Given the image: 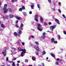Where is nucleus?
I'll use <instances>...</instances> for the list:
<instances>
[{
	"label": "nucleus",
	"instance_id": "obj_3",
	"mask_svg": "<svg viewBox=\"0 0 66 66\" xmlns=\"http://www.w3.org/2000/svg\"><path fill=\"white\" fill-rule=\"evenodd\" d=\"M26 50L25 49H22V52L21 53V56L22 57H23V56L24 55H24H23V53H26Z\"/></svg>",
	"mask_w": 66,
	"mask_h": 66
},
{
	"label": "nucleus",
	"instance_id": "obj_2",
	"mask_svg": "<svg viewBox=\"0 0 66 66\" xmlns=\"http://www.w3.org/2000/svg\"><path fill=\"white\" fill-rule=\"evenodd\" d=\"M6 47H4V51L2 53V54H3V55L4 56H6Z\"/></svg>",
	"mask_w": 66,
	"mask_h": 66
},
{
	"label": "nucleus",
	"instance_id": "obj_58",
	"mask_svg": "<svg viewBox=\"0 0 66 66\" xmlns=\"http://www.w3.org/2000/svg\"><path fill=\"white\" fill-rule=\"evenodd\" d=\"M3 30H2V29H0V31H3Z\"/></svg>",
	"mask_w": 66,
	"mask_h": 66
},
{
	"label": "nucleus",
	"instance_id": "obj_45",
	"mask_svg": "<svg viewBox=\"0 0 66 66\" xmlns=\"http://www.w3.org/2000/svg\"><path fill=\"white\" fill-rule=\"evenodd\" d=\"M22 43L23 46H24V42H22Z\"/></svg>",
	"mask_w": 66,
	"mask_h": 66
},
{
	"label": "nucleus",
	"instance_id": "obj_36",
	"mask_svg": "<svg viewBox=\"0 0 66 66\" xmlns=\"http://www.w3.org/2000/svg\"><path fill=\"white\" fill-rule=\"evenodd\" d=\"M48 1L49 3H51V0H48Z\"/></svg>",
	"mask_w": 66,
	"mask_h": 66
},
{
	"label": "nucleus",
	"instance_id": "obj_28",
	"mask_svg": "<svg viewBox=\"0 0 66 66\" xmlns=\"http://www.w3.org/2000/svg\"><path fill=\"white\" fill-rule=\"evenodd\" d=\"M5 19H8V18H9V16H8L7 15H6L5 16Z\"/></svg>",
	"mask_w": 66,
	"mask_h": 66
},
{
	"label": "nucleus",
	"instance_id": "obj_17",
	"mask_svg": "<svg viewBox=\"0 0 66 66\" xmlns=\"http://www.w3.org/2000/svg\"><path fill=\"white\" fill-rule=\"evenodd\" d=\"M1 26L2 28H4V25L3 24H1Z\"/></svg>",
	"mask_w": 66,
	"mask_h": 66
},
{
	"label": "nucleus",
	"instance_id": "obj_21",
	"mask_svg": "<svg viewBox=\"0 0 66 66\" xmlns=\"http://www.w3.org/2000/svg\"><path fill=\"white\" fill-rule=\"evenodd\" d=\"M36 58L35 57H32V59L33 61H35V60Z\"/></svg>",
	"mask_w": 66,
	"mask_h": 66
},
{
	"label": "nucleus",
	"instance_id": "obj_29",
	"mask_svg": "<svg viewBox=\"0 0 66 66\" xmlns=\"http://www.w3.org/2000/svg\"><path fill=\"white\" fill-rule=\"evenodd\" d=\"M59 62H56L55 63V65H59Z\"/></svg>",
	"mask_w": 66,
	"mask_h": 66
},
{
	"label": "nucleus",
	"instance_id": "obj_12",
	"mask_svg": "<svg viewBox=\"0 0 66 66\" xmlns=\"http://www.w3.org/2000/svg\"><path fill=\"white\" fill-rule=\"evenodd\" d=\"M55 21L58 24H60V22H59V20L58 19H55Z\"/></svg>",
	"mask_w": 66,
	"mask_h": 66
},
{
	"label": "nucleus",
	"instance_id": "obj_30",
	"mask_svg": "<svg viewBox=\"0 0 66 66\" xmlns=\"http://www.w3.org/2000/svg\"><path fill=\"white\" fill-rule=\"evenodd\" d=\"M12 66H15V63H14V62H13V63H12Z\"/></svg>",
	"mask_w": 66,
	"mask_h": 66
},
{
	"label": "nucleus",
	"instance_id": "obj_38",
	"mask_svg": "<svg viewBox=\"0 0 66 66\" xmlns=\"http://www.w3.org/2000/svg\"><path fill=\"white\" fill-rule=\"evenodd\" d=\"M12 49H13V50H16V48H12Z\"/></svg>",
	"mask_w": 66,
	"mask_h": 66
},
{
	"label": "nucleus",
	"instance_id": "obj_4",
	"mask_svg": "<svg viewBox=\"0 0 66 66\" xmlns=\"http://www.w3.org/2000/svg\"><path fill=\"white\" fill-rule=\"evenodd\" d=\"M38 27L37 28V29L40 31H42V30H43V29H41L40 27H39L41 26L40 25V24H38Z\"/></svg>",
	"mask_w": 66,
	"mask_h": 66
},
{
	"label": "nucleus",
	"instance_id": "obj_15",
	"mask_svg": "<svg viewBox=\"0 0 66 66\" xmlns=\"http://www.w3.org/2000/svg\"><path fill=\"white\" fill-rule=\"evenodd\" d=\"M43 20H44V19L42 17H41L40 18V21L41 22H43Z\"/></svg>",
	"mask_w": 66,
	"mask_h": 66
},
{
	"label": "nucleus",
	"instance_id": "obj_16",
	"mask_svg": "<svg viewBox=\"0 0 66 66\" xmlns=\"http://www.w3.org/2000/svg\"><path fill=\"white\" fill-rule=\"evenodd\" d=\"M15 18H16L17 19H18V20H20V19H21V18H20V17H18L17 16H15Z\"/></svg>",
	"mask_w": 66,
	"mask_h": 66
},
{
	"label": "nucleus",
	"instance_id": "obj_61",
	"mask_svg": "<svg viewBox=\"0 0 66 66\" xmlns=\"http://www.w3.org/2000/svg\"><path fill=\"white\" fill-rule=\"evenodd\" d=\"M17 66H19V64H17Z\"/></svg>",
	"mask_w": 66,
	"mask_h": 66
},
{
	"label": "nucleus",
	"instance_id": "obj_42",
	"mask_svg": "<svg viewBox=\"0 0 66 66\" xmlns=\"http://www.w3.org/2000/svg\"><path fill=\"white\" fill-rule=\"evenodd\" d=\"M32 13V11H30L29 12V13L30 14H31Z\"/></svg>",
	"mask_w": 66,
	"mask_h": 66
},
{
	"label": "nucleus",
	"instance_id": "obj_60",
	"mask_svg": "<svg viewBox=\"0 0 66 66\" xmlns=\"http://www.w3.org/2000/svg\"><path fill=\"white\" fill-rule=\"evenodd\" d=\"M46 60H48V57H47L46 58Z\"/></svg>",
	"mask_w": 66,
	"mask_h": 66
},
{
	"label": "nucleus",
	"instance_id": "obj_47",
	"mask_svg": "<svg viewBox=\"0 0 66 66\" xmlns=\"http://www.w3.org/2000/svg\"><path fill=\"white\" fill-rule=\"evenodd\" d=\"M22 8H20L19 9V10L20 11H22Z\"/></svg>",
	"mask_w": 66,
	"mask_h": 66
},
{
	"label": "nucleus",
	"instance_id": "obj_10",
	"mask_svg": "<svg viewBox=\"0 0 66 66\" xmlns=\"http://www.w3.org/2000/svg\"><path fill=\"white\" fill-rule=\"evenodd\" d=\"M46 35V33L45 32H43V36L41 37L42 38H45L46 37V36L45 35Z\"/></svg>",
	"mask_w": 66,
	"mask_h": 66
},
{
	"label": "nucleus",
	"instance_id": "obj_64",
	"mask_svg": "<svg viewBox=\"0 0 66 66\" xmlns=\"http://www.w3.org/2000/svg\"><path fill=\"white\" fill-rule=\"evenodd\" d=\"M29 66H32V65H29Z\"/></svg>",
	"mask_w": 66,
	"mask_h": 66
},
{
	"label": "nucleus",
	"instance_id": "obj_25",
	"mask_svg": "<svg viewBox=\"0 0 66 66\" xmlns=\"http://www.w3.org/2000/svg\"><path fill=\"white\" fill-rule=\"evenodd\" d=\"M37 7L38 9H40V5L39 4H38L37 5Z\"/></svg>",
	"mask_w": 66,
	"mask_h": 66
},
{
	"label": "nucleus",
	"instance_id": "obj_48",
	"mask_svg": "<svg viewBox=\"0 0 66 66\" xmlns=\"http://www.w3.org/2000/svg\"><path fill=\"white\" fill-rule=\"evenodd\" d=\"M63 33L64 34H66V32L65 31H64Z\"/></svg>",
	"mask_w": 66,
	"mask_h": 66
},
{
	"label": "nucleus",
	"instance_id": "obj_6",
	"mask_svg": "<svg viewBox=\"0 0 66 66\" xmlns=\"http://www.w3.org/2000/svg\"><path fill=\"white\" fill-rule=\"evenodd\" d=\"M38 17V15H35V20L37 22L38 21V20L37 19Z\"/></svg>",
	"mask_w": 66,
	"mask_h": 66
},
{
	"label": "nucleus",
	"instance_id": "obj_1",
	"mask_svg": "<svg viewBox=\"0 0 66 66\" xmlns=\"http://www.w3.org/2000/svg\"><path fill=\"white\" fill-rule=\"evenodd\" d=\"M4 13H6L7 12V11H9L10 12H12V10L10 8H9L8 9H6V8H5L4 9Z\"/></svg>",
	"mask_w": 66,
	"mask_h": 66
},
{
	"label": "nucleus",
	"instance_id": "obj_8",
	"mask_svg": "<svg viewBox=\"0 0 66 66\" xmlns=\"http://www.w3.org/2000/svg\"><path fill=\"white\" fill-rule=\"evenodd\" d=\"M51 42L52 43H54V44L55 43H56V44L57 43V42H56V41L54 42V39L53 38L51 39Z\"/></svg>",
	"mask_w": 66,
	"mask_h": 66
},
{
	"label": "nucleus",
	"instance_id": "obj_24",
	"mask_svg": "<svg viewBox=\"0 0 66 66\" xmlns=\"http://www.w3.org/2000/svg\"><path fill=\"white\" fill-rule=\"evenodd\" d=\"M46 53L45 51H44L42 52V54H43V55H45Z\"/></svg>",
	"mask_w": 66,
	"mask_h": 66
},
{
	"label": "nucleus",
	"instance_id": "obj_7",
	"mask_svg": "<svg viewBox=\"0 0 66 66\" xmlns=\"http://www.w3.org/2000/svg\"><path fill=\"white\" fill-rule=\"evenodd\" d=\"M35 49L37 51V52H39V47L38 46H36L35 47Z\"/></svg>",
	"mask_w": 66,
	"mask_h": 66
},
{
	"label": "nucleus",
	"instance_id": "obj_27",
	"mask_svg": "<svg viewBox=\"0 0 66 66\" xmlns=\"http://www.w3.org/2000/svg\"><path fill=\"white\" fill-rule=\"evenodd\" d=\"M34 43H35V44L37 45H39L38 42H34Z\"/></svg>",
	"mask_w": 66,
	"mask_h": 66
},
{
	"label": "nucleus",
	"instance_id": "obj_19",
	"mask_svg": "<svg viewBox=\"0 0 66 66\" xmlns=\"http://www.w3.org/2000/svg\"><path fill=\"white\" fill-rule=\"evenodd\" d=\"M7 5L6 4H5L4 5V9L5 8L6 9V7H7Z\"/></svg>",
	"mask_w": 66,
	"mask_h": 66
},
{
	"label": "nucleus",
	"instance_id": "obj_13",
	"mask_svg": "<svg viewBox=\"0 0 66 66\" xmlns=\"http://www.w3.org/2000/svg\"><path fill=\"white\" fill-rule=\"evenodd\" d=\"M34 4L32 3L31 5V7L32 9H34Z\"/></svg>",
	"mask_w": 66,
	"mask_h": 66
},
{
	"label": "nucleus",
	"instance_id": "obj_50",
	"mask_svg": "<svg viewBox=\"0 0 66 66\" xmlns=\"http://www.w3.org/2000/svg\"><path fill=\"white\" fill-rule=\"evenodd\" d=\"M56 60L57 61H59V60H60V59L59 58H57L56 59Z\"/></svg>",
	"mask_w": 66,
	"mask_h": 66
},
{
	"label": "nucleus",
	"instance_id": "obj_32",
	"mask_svg": "<svg viewBox=\"0 0 66 66\" xmlns=\"http://www.w3.org/2000/svg\"><path fill=\"white\" fill-rule=\"evenodd\" d=\"M22 10H24L25 9V7L24 6H23L22 7Z\"/></svg>",
	"mask_w": 66,
	"mask_h": 66
},
{
	"label": "nucleus",
	"instance_id": "obj_49",
	"mask_svg": "<svg viewBox=\"0 0 66 66\" xmlns=\"http://www.w3.org/2000/svg\"><path fill=\"white\" fill-rule=\"evenodd\" d=\"M42 65L43 66H45V65L44 64V63H42Z\"/></svg>",
	"mask_w": 66,
	"mask_h": 66
},
{
	"label": "nucleus",
	"instance_id": "obj_14",
	"mask_svg": "<svg viewBox=\"0 0 66 66\" xmlns=\"http://www.w3.org/2000/svg\"><path fill=\"white\" fill-rule=\"evenodd\" d=\"M9 16L10 17V18H13V17H14V16L12 14H10L9 15Z\"/></svg>",
	"mask_w": 66,
	"mask_h": 66
},
{
	"label": "nucleus",
	"instance_id": "obj_11",
	"mask_svg": "<svg viewBox=\"0 0 66 66\" xmlns=\"http://www.w3.org/2000/svg\"><path fill=\"white\" fill-rule=\"evenodd\" d=\"M23 25L22 23H21L20 26V29H21V30H22V28H23Z\"/></svg>",
	"mask_w": 66,
	"mask_h": 66
},
{
	"label": "nucleus",
	"instance_id": "obj_43",
	"mask_svg": "<svg viewBox=\"0 0 66 66\" xmlns=\"http://www.w3.org/2000/svg\"><path fill=\"white\" fill-rule=\"evenodd\" d=\"M17 59L16 58H14L13 60L12 59V60H13V61H15V60H16V59Z\"/></svg>",
	"mask_w": 66,
	"mask_h": 66
},
{
	"label": "nucleus",
	"instance_id": "obj_46",
	"mask_svg": "<svg viewBox=\"0 0 66 66\" xmlns=\"http://www.w3.org/2000/svg\"><path fill=\"white\" fill-rule=\"evenodd\" d=\"M31 38H34V36H33L32 35L31 36Z\"/></svg>",
	"mask_w": 66,
	"mask_h": 66
},
{
	"label": "nucleus",
	"instance_id": "obj_37",
	"mask_svg": "<svg viewBox=\"0 0 66 66\" xmlns=\"http://www.w3.org/2000/svg\"><path fill=\"white\" fill-rule=\"evenodd\" d=\"M60 5V6H61V3L60 2H59L58 3Z\"/></svg>",
	"mask_w": 66,
	"mask_h": 66
},
{
	"label": "nucleus",
	"instance_id": "obj_62",
	"mask_svg": "<svg viewBox=\"0 0 66 66\" xmlns=\"http://www.w3.org/2000/svg\"><path fill=\"white\" fill-rule=\"evenodd\" d=\"M38 66H42V65H40V64H39L38 65Z\"/></svg>",
	"mask_w": 66,
	"mask_h": 66
},
{
	"label": "nucleus",
	"instance_id": "obj_54",
	"mask_svg": "<svg viewBox=\"0 0 66 66\" xmlns=\"http://www.w3.org/2000/svg\"><path fill=\"white\" fill-rule=\"evenodd\" d=\"M15 27H16V28H18L19 27H18V26H17V25H16Z\"/></svg>",
	"mask_w": 66,
	"mask_h": 66
},
{
	"label": "nucleus",
	"instance_id": "obj_51",
	"mask_svg": "<svg viewBox=\"0 0 66 66\" xmlns=\"http://www.w3.org/2000/svg\"><path fill=\"white\" fill-rule=\"evenodd\" d=\"M36 54L37 55H38V53L37 52H36Z\"/></svg>",
	"mask_w": 66,
	"mask_h": 66
},
{
	"label": "nucleus",
	"instance_id": "obj_57",
	"mask_svg": "<svg viewBox=\"0 0 66 66\" xmlns=\"http://www.w3.org/2000/svg\"><path fill=\"white\" fill-rule=\"evenodd\" d=\"M34 23V22H31V23H32V24H33V23Z\"/></svg>",
	"mask_w": 66,
	"mask_h": 66
},
{
	"label": "nucleus",
	"instance_id": "obj_23",
	"mask_svg": "<svg viewBox=\"0 0 66 66\" xmlns=\"http://www.w3.org/2000/svg\"><path fill=\"white\" fill-rule=\"evenodd\" d=\"M18 49H19V51H22V49H21V48L20 47H19V48H18Z\"/></svg>",
	"mask_w": 66,
	"mask_h": 66
},
{
	"label": "nucleus",
	"instance_id": "obj_31",
	"mask_svg": "<svg viewBox=\"0 0 66 66\" xmlns=\"http://www.w3.org/2000/svg\"><path fill=\"white\" fill-rule=\"evenodd\" d=\"M62 16L63 17H64V18L66 19V16H65V15L64 14H63L62 15Z\"/></svg>",
	"mask_w": 66,
	"mask_h": 66
},
{
	"label": "nucleus",
	"instance_id": "obj_35",
	"mask_svg": "<svg viewBox=\"0 0 66 66\" xmlns=\"http://www.w3.org/2000/svg\"><path fill=\"white\" fill-rule=\"evenodd\" d=\"M52 10L54 11H55V9L54 8H52Z\"/></svg>",
	"mask_w": 66,
	"mask_h": 66
},
{
	"label": "nucleus",
	"instance_id": "obj_26",
	"mask_svg": "<svg viewBox=\"0 0 66 66\" xmlns=\"http://www.w3.org/2000/svg\"><path fill=\"white\" fill-rule=\"evenodd\" d=\"M23 14L24 15V16H26V15H27V13H26L23 12Z\"/></svg>",
	"mask_w": 66,
	"mask_h": 66
},
{
	"label": "nucleus",
	"instance_id": "obj_56",
	"mask_svg": "<svg viewBox=\"0 0 66 66\" xmlns=\"http://www.w3.org/2000/svg\"><path fill=\"white\" fill-rule=\"evenodd\" d=\"M18 22V21H15V23H17Z\"/></svg>",
	"mask_w": 66,
	"mask_h": 66
},
{
	"label": "nucleus",
	"instance_id": "obj_20",
	"mask_svg": "<svg viewBox=\"0 0 66 66\" xmlns=\"http://www.w3.org/2000/svg\"><path fill=\"white\" fill-rule=\"evenodd\" d=\"M51 55H52V56H53V57H55V56H54V55L53 54V53H51Z\"/></svg>",
	"mask_w": 66,
	"mask_h": 66
},
{
	"label": "nucleus",
	"instance_id": "obj_53",
	"mask_svg": "<svg viewBox=\"0 0 66 66\" xmlns=\"http://www.w3.org/2000/svg\"><path fill=\"white\" fill-rule=\"evenodd\" d=\"M48 24L49 25H50V24H51V22H49L48 23Z\"/></svg>",
	"mask_w": 66,
	"mask_h": 66
},
{
	"label": "nucleus",
	"instance_id": "obj_34",
	"mask_svg": "<svg viewBox=\"0 0 66 66\" xmlns=\"http://www.w3.org/2000/svg\"><path fill=\"white\" fill-rule=\"evenodd\" d=\"M58 11L60 13H62V12L61 11V10H60V9H58Z\"/></svg>",
	"mask_w": 66,
	"mask_h": 66
},
{
	"label": "nucleus",
	"instance_id": "obj_9",
	"mask_svg": "<svg viewBox=\"0 0 66 66\" xmlns=\"http://www.w3.org/2000/svg\"><path fill=\"white\" fill-rule=\"evenodd\" d=\"M18 33L19 34V35H18V36H20V35L22 33V31H21V30L20 29L18 30Z\"/></svg>",
	"mask_w": 66,
	"mask_h": 66
},
{
	"label": "nucleus",
	"instance_id": "obj_52",
	"mask_svg": "<svg viewBox=\"0 0 66 66\" xmlns=\"http://www.w3.org/2000/svg\"><path fill=\"white\" fill-rule=\"evenodd\" d=\"M12 61H9V62L10 63H12Z\"/></svg>",
	"mask_w": 66,
	"mask_h": 66
},
{
	"label": "nucleus",
	"instance_id": "obj_5",
	"mask_svg": "<svg viewBox=\"0 0 66 66\" xmlns=\"http://www.w3.org/2000/svg\"><path fill=\"white\" fill-rule=\"evenodd\" d=\"M55 27H56V26L55 25L51 26L50 27V29L52 30V31H53V30L54 29H55Z\"/></svg>",
	"mask_w": 66,
	"mask_h": 66
},
{
	"label": "nucleus",
	"instance_id": "obj_22",
	"mask_svg": "<svg viewBox=\"0 0 66 66\" xmlns=\"http://www.w3.org/2000/svg\"><path fill=\"white\" fill-rule=\"evenodd\" d=\"M43 25L44 26H46L47 25V23L46 22H45L43 23Z\"/></svg>",
	"mask_w": 66,
	"mask_h": 66
},
{
	"label": "nucleus",
	"instance_id": "obj_59",
	"mask_svg": "<svg viewBox=\"0 0 66 66\" xmlns=\"http://www.w3.org/2000/svg\"><path fill=\"white\" fill-rule=\"evenodd\" d=\"M1 5V2H0V6Z\"/></svg>",
	"mask_w": 66,
	"mask_h": 66
},
{
	"label": "nucleus",
	"instance_id": "obj_63",
	"mask_svg": "<svg viewBox=\"0 0 66 66\" xmlns=\"http://www.w3.org/2000/svg\"><path fill=\"white\" fill-rule=\"evenodd\" d=\"M8 66H11V65H10V64H8Z\"/></svg>",
	"mask_w": 66,
	"mask_h": 66
},
{
	"label": "nucleus",
	"instance_id": "obj_33",
	"mask_svg": "<svg viewBox=\"0 0 66 66\" xmlns=\"http://www.w3.org/2000/svg\"><path fill=\"white\" fill-rule=\"evenodd\" d=\"M58 39H59L61 38V37L60 36V35H58Z\"/></svg>",
	"mask_w": 66,
	"mask_h": 66
},
{
	"label": "nucleus",
	"instance_id": "obj_18",
	"mask_svg": "<svg viewBox=\"0 0 66 66\" xmlns=\"http://www.w3.org/2000/svg\"><path fill=\"white\" fill-rule=\"evenodd\" d=\"M14 35H15V36H17V35H18V34H17V32H15L14 33Z\"/></svg>",
	"mask_w": 66,
	"mask_h": 66
},
{
	"label": "nucleus",
	"instance_id": "obj_40",
	"mask_svg": "<svg viewBox=\"0 0 66 66\" xmlns=\"http://www.w3.org/2000/svg\"><path fill=\"white\" fill-rule=\"evenodd\" d=\"M9 60V57H7L6 58V61H8Z\"/></svg>",
	"mask_w": 66,
	"mask_h": 66
},
{
	"label": "nucleus",
	"instance_id": "obj_39",
	"mask_svg": "<svg viewBox=\"0 0 66 66\" xmlns=\"http://www.w3.org/2000/svg\"><path fill=\"white\" fill-rule=\"evenodd\" d=\"M1 18H3L4 19H5V17L4 16H2Z\"/></svg>",
	"mask_w": 66,
	"mask_h": 66
},
{
	"label": "nucleus",
	"instance_id": "obj_44",
	"mask_svg": "<svg viewBox=\"0 0 66 66\" xmlns=\"http://www.w3.org/2000/svg\"><path fill=\"white\" fill-rule=\"evenodd\" d=\"M11 2H15V0H11Z\"/></svg>",
	"mask_w": 66,
	"mask_h": 66
},
{
	"label": "nucleus",
	"instance_id": "obj_41",
	"mask_svg": "<svg viewBox=\"0 0 66 66\" xmlns=\"http://www.w3.org/2000/svg\"><path fill=\"white\" fill-rule=\"evenodd\" d=\"M25 61L26 63H28V60L27 59H26Z\"/></svg>",
	"mask_w": 66,
	"mask_h": 66
},
{
	"label": "nucleus",
	"instance_id": "obj_55",
	"mask_svg": "<svg viewBox=\"0 0 66 66\" xmlns=\"http://www.w3.org/2000/svg\"><path fill=\"white\" fill-rule=\"evenodd\" d=\"M20 61H17V62L18 63H20Z\"/></svg>",
	"mask_w": 66,
	"mask_h": 66
}]
</instances>
